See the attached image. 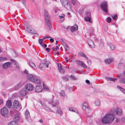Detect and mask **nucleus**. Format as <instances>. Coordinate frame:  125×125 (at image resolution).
Returning <instances> with one entry per match:
<instances>
[{
    "label": "nucleus",
    "instance_id": "f257e3e1",
    "mask_svg": "<svg viewBox=\"0 0 125 125\" xmlns=\"http://www.w3.org/2000/svg\"><path fill=\"white\" fill-rule=\"evenodd\" d=\"M115 118V116L113 114H107L102 118L101 122L104 124H110L113 122Z\"/></svg>",
    "mask_w": 125,
    "mask_h": 125
},
{
    "label": "nucleus",
    "instance_id": "f03ea898",
    "mask_svg": "<svg viewBox=\"0 0 125 125\" xmlns=\"http://www.w3.org/2000/svg\"><path fill=\"white\" fill-rule=\"evenodd\" d=\"M27 77L28 80L33 83L39 84L41 82V81L40 79L32 74L28 75Z\"/></svg>",
    "mask_w": 125,
    "mask_h": 125
},
{
    "label": "nucleus",
    "instance_id": "7ed1b4c3",
    "mask_svg": "<svg viewBox=\"0 0 125 125\" xmlns=\"http://www.w3.org/2000/svg\"><path fill=\"white\" fill-rule=\"evenodd\" d=\"M82 108L83 110L85 111L87 113H89L91 111V109L88 105L87 103L86 102L83 104Z\"/></svg>",
    "mask_w": 125,
    "mask_h": 125
},
{
    "label": "nucleus",
    "instance_id": "20e7f679",
    "mask_svg": "<svg viewBox=\"0 0 125 125\" xmlns=\"http://www.w3.org/2000/svg\"><path fill=\"white\" fill-rule=\"evenodd\" d=\"M2 115L6 117L8 115V111L5 107L2 108L0 111Z\"/></svg>",
    "mask_w": 125,
    "mask_h": 125
},
{
    "label": "nucleus",
    "instance_id": "39448f33",
    "mask_svg": "<svg viewBox=\"0 0 125 125\" xmlns=\"http://www.w3.org/2000/svg\"><path fill=\"white\" fill-rule=\"evenodd\" d=\"M102 9L104 11L107 13L108 12L107 4L106 2L102 3L100 5Z\"/></svg>",
    "mask_w": 125,
    "mask_h": 125
},
{
    "label": "nucleus",
    "instance_id": "423d86ee",
    "mask_svg": "<svg viewBox=\"0 0 125 125\" xmlns=\"http://www.w3.org/2000/svg\"><path fill=\"white\" fill-rule=\"evenodd\" d=\"M86 16L85 18V21L92 23V21L91 20L89 11H87V12H86Z\"/></svg>",
    "mask_w": 125,
    "mask_h": 125
},
{
    "label": "nucleus",
    "instance_id": "0eeeda50",
    "mask_svg": "<svg viewBox=\"0 0 125 125\" xmlns=\"http://www.w3.org/2000/svg\"><path fill=\"white\" fill-rule=\"evenodd\" d=\"M25 88L28 91H31L33 89V87L31 84L28 83L25 85Z\"/></svg>",
    "mask_w": 125,
    "mask_h": 125
},
{
    "label": "nucleus",
    "instance_id": "6e6552de",
    "mask_svg": "<svg viewBox=\"0 0 125 125\" xmlns=\"http://www.w3.org/2000/svg\"><path fill=\"white\" fill-rule=\"evenodd\" d=\"M26 30L29 33L32 35L36 34L35 31L34 29L31 27L28 26L27 27V29Z\"/></svg>",
    "mask_w": 125,
    "mask_h": 125
},
{
    "label": "nucleus",
    "instance_id": "1a4fd4ad",
    "mask_svg": "<svg viewBox=\"0 0 125 125\" xmlns=\"http://www.w3.org/2000/svg\"><path fill=\"white\" fill-rule=\"evenodd\" d=\"M58 71L62 73H64L65 70L62 68V66L60 63L58 64Z\"/></svg>",
    "mask_w": 125,
    "mask_h": 125
},
{
    "label": "nucleus",
    "instance_id": "9d476101",
    "mask_svg": "<svg viewBox=\"0 0 125 125\" xmlns=\"http://www.w3.org/2000/svg\"><path fill=\"white\" fill-rule=\"evenodd\" d=\"M44 15L46 21H50V17L47 11L45 10H44Z\"/></svg>",
    "mask_w": 125,
    "mask_h": 125
},
{
    "label": "nucleus",
    "instance_id": "9b49d317",
    "mask_svg": "<svg viewBox=\"0 0 125 125\" xmlns=\"http://www.w3.org/2000/svg\"><path fill=\"white\" fill-rule=\"evenodd\" d=\"M27 93V91L25 88H24L20 92V95L22 96H23L26 95Z\"/></svg>",
    "mask_w": 125,
    "mask_h": 125
},
{
    "label": "nucleus",
    "instance_id": "f8f14e48",
    "mask_svg": "<svg viewBox=\"0 0 125 125\" xmlns=\"http://www.w3.org/2000/svg\"><path fill=\"white\" fill-rule=\"evenodd\" d=\"M20 118V115L19 113H16L14 115V120L15 121H18Z\"/></svg>",
    "mask_w": 125,
    "mask_h": 125
},
{
    "label": "nucleus",
    "instance_id": "ddd939ff",
    "mask_svg": "<svg viewBox=\"0 0 125 125\" xmlns=\"http://www.w3.org/2000/svg\"><path fill=\"white\" fill-rule=\"evenodd\" d=\"M11 63L10 62H7L4 64L2 65L3 68L4 69H6L10 67L11 65Z\"/></svg>",
    "mask_w": 125,
    "mask_h": 125
},
{
    "label": "nucleus",
    "instance_id": "4468645a",
    "mask_svg": "<svg viewBox=\"0 0 125 125\" xmlns=\"http://www.w3.org/2000/svg\"><path fill=\"white\" fill-rule=\"evenodd\" d=\"M42 87L40 85H38L36 86L35 88V91L37 92H39L42 90Z\"/></svg>",
    "mask_w": 125,
    "mask_h": 125
},
{
    "label": "nucleus",
    "instance_id": "2eb2a0df",
    "mask_svg": "<svg viewBox=\"0 0 125 125\" xmlns=\"http://www.w3.org/2000/svg\"><path fill=\"white\" fill-rule=\"evenodd\" d=\"M49 64H46L44 63H41L40 65V68L42 70V69L44 68V67H46L47 68L48 67Z\"/></svg>",
    "mask_w": 125,
    "mask_h": 125
},
{
    "label": "nucleus",
    "instance_id": "dca6fc26",
    "mask_svg": "<svg viewBox=\"0 0 125 125\" xmlns=\"http://www.w3.org/2000/svg\"><path fill=\"white\" fill-rule=\"evenodd\" d=\"M26 119L27 121H29V119L30 118V114L29 111L26 110L25 113Z\"/></svg>",
    "mask_w": 125,
    "mask_h": 125
},
{
    "label": "nucleus",
    "instance_id": "f3484780",
    "mask_svg": "<svg viewBox=\"0 0 125 125\" xmlns=\"http://www.w3.org/2000/svg\"><path fill=\"white\" fill-rule=\"evenodd\" d=\"M19 106V104L17 101L15 100L13 103V107L16 109L18 108Z\"/></svg>",
    "mask_w": 125,
    "mask_h": 125
},
{
    "label": "nucleus",
    "instance_id": "a211bd4d",
    "mask_svg": "<svg viewBox=\"0 0 125 125\" xmlns=\"http://www.w3.org/2000/svg\"><path fill=\"white\" fill-rule=\"evenodd\" d=\"M89 46L91 48H94L95 47V45L93 41L91 40H89L88 42Z\"/></svg>",
    "mask_w": 125,
    "mask_h": 125
},
{
    "label": "nucleus",
    "instance_id": "6ab92c4d",
    "mask_svg": "<svg viewBox=\"0 0 125 125\" xmlns=\"http://www.w3.org/2000/svg\"><path fill=\"white\" fill-rule=\"evenodd\" d=\"M6 106V107L8 108H10L11 107L12 104L11 101L10 100H8L7 102Z\"/></svg>",
    "mask_w": 125,
    "mask_h": 125
},
{
    "label": "nucleus",
    "instance_id": "aec40b11",
    "mask_svg": "<svg viewBox=\"0 0 125 125\" xmlns=\"http://www.w3.org/2000/svg\"><path fill=\"white\" fill-rule=\"evenodd\" d=\"M61 1L62 5L64 7L67 4L70 3L67 0H65L64 1H63L62 0H61Z\"/></svg>",
    "mask_w": 125,
    "mask_h": 125
},
{
    "label": "nucleus",
    "instance_id": "412c9836",
    "mask_svg": "<svg viewBox=\"0 0 125 125\" xmlns=\"http://www.w3.org/2000/svg\"><path fill=\"white\" fill-rule=\"evenodd\" d=\"M78 29V26L76 25H75L71 27V31L73 32L77 30Z\"/></svg>",
    "mask_w": 125,
    "mask_h": 125
},
{
    "label": "nucleus",
    "instance_id": "4be33fe9",
    "mask_svg": "<svg viewBox=\"0 0 125 125\" xmlns=\"http://www.w3.org/2000/svg\"><path fill=\"white\" fill-rule=\"evenodd\" d=\"M116 113L118 115L120 116L122 115V110L120 108H118L116 110Z\"/></svg>",
    "mask_w": 125,
    "mask_h": 125
},
{
    "label": "nucleus",
    "instance_id": "5701e85b",
    "mask_svg": "<svg viewBox=\"0 0 125 125\" xmlns=\"http://www.w3.org/2000/svg\"><path fill=\"white\" fill-rule=\"evenodd\" d=\"M29 64L34 69L36 70L37 68L35 64L32 62L30 61L29 62Z\"/></svg>",
    "mask_w": 125,
    "mask_h": 125
},
{
    "label": "nucleus",
    "instance_id": "b1692460",
    "mask_svg": "<svg viewBox=\"0 0 125 125\" xmlns=\"http://www.w3.org/2000/svg\"><path fill=\"white\" fill-rule=\"evenodd\" d=\"M53 11H54L55 14H58L59 12V9L56 7H54L53 10Z\"/></svg>",
    "mask_w": 125,
    "mask_h": 125
},
{
    "label": "nucleus",
    "instance_id": "393cba45",
    "mask_svg": "<svg viewBox=\"0 0 125 125\" xmlns=\"http://www.w3.org/2000/svg\"><path fill=\"white\" fill-rule=\"evenodd\" d=\"M61 43L64 48L65 51H66L68 50V48L67 44L64 42L63 41H62L61 42Z\"/></svg>",
    "mask_w": 125,
    "mask_h": 125
},
{
    "label": "nucleus",
    "instance_id": "a878e982",
    "mask_svg": "<svg viewBox=\"0 0 125 125\" xmlns=\"http://www.w3.org/2000/svg\"><path fill=\"white\" fill-rule=\"evenodd\" d=\"M113 60V58H109L106 59L105 61V62L107 64H109L112 62Z\"/></svg>",
    "mask_w": 125,
    "mask_h": 125
},
{
    "label": "nucleus",
    "instance_id": "bb28decb",
    "mask_svg": "<svg viewBox=\"0 0 125 125\" xmlns=\"http://www.w3.org/2000/svg\"><path fill=\"white\" fill-rule=\"evenodd\" d=\"M46 22L48 26L47 29L49 30H51L52 28L50 25V21H46Z\"/></svg>",
    "mask_w": 125,
    "mask_h": 125
},
{
    "label": "nucleus",
    "instance_id": "cd10ccee",
    "mask_svg": "<svg viewBox=\"0 0 125 125\" xmlns=\"http://www.w3.org/2000/svg\"><path fill=\"white\" fill-rule=\"evenodd\" d=\"M62 111L60 107H58L57 108L56 113L58 114H61L62 113Z\"/></svg>",
    "mask_w": 125,
    "mask_h": 125
},
{
    "label": "nucleus",
    "instance_id": "c85d7f7f",
    "mask_svg": "<svg viewBox=\"0 0 125 125\" xmlns=\"http://www.w3.org/2000/svg\"><path fill=\"white\" fill-rule=\"evenodd\" d=\"M119 68L120 69H122L125 67L124 63L122 62H120L118 65Z\"/></svg>",
    "mask_w": 125,
    "mask_h": 125
},
{
    "label": "nucleus",
    "instance_id": "c756f323",
    "mask_svg": "<svg viewBox=\"0 0 125 125\" xmlns=\"http://www.w3.org/2000/svg\"><path fill=\"white\" fill-rule=\"evenodd\" d=\"M64 7L68 10H70L71 9V6L70 3L67 4Z\"/></svg>",
    "mask_w": 125,
    "mask_h": 125
},
{
    "label": "nucleus",
    "instance_id": "7c9ffc66",
    "mask_svg": "<svg viewBox=\"0 0 125 125\" xmlns=\"http://www.w3.org/2000/svg\"><path fill=\"white\" fill-rule=\"evenodd\" d=\"M79 55L81 56L84 57L87 60H88V58L83 52H82L80 53H79Z\"/></svg>",
    "mask_w": 125,
    "mask_h": 125
},
{
    "label": "nucleus",
    "instance_id": "2f4dec72",
    "mask_svg": "<svg viewBox=\"0 0 125 125\" xmlns=\"http://www.w3.org/2000/svg\"><path fill=\"white\" fill-rule=\"evenodd\" d=\"M69 77L71 80H77V78L74 75H72L69 76Z\"/></svg>",
    "mask_w": 125,
    "mask_h": 125
},
{
    "label": "nucleus",
    "instance_id": "473e14b6",
    "mask_svg": "<svg viewBox=\"0 0 125 125\" xmlns=\"http://www.w3.org/2000/svg\"><path fill=\"white\" fill-rule=\"evenodd\" d=\"M8 125H18L17 123L14 121H12L9 122Z\"/></svg>",
    "mask_w": 125,
    "mask_h": 125
},
{
    "label": "nucleus",
    "instance_id": "72a5a7b5",
    "mask_svg": "<svg viewBox=\"0 0 125 125\" xmlns=\"http://www.w3.org/2000/svg\"><path fill=\"white\" fill-rule=\"evenodd\" d=\"M117 88L120 90L123 93L125 94V90L123 88L119 86H117Z\"/></svg>",
    "mask_w": 125,
    "mask_h": 125
},
{
    "label": "nucleus",
    "instance_id": "f704fd0d",
    "mask_svg": "<svg viewBox=\"0 0 125 125\" xmlns=\"http://www.w3.org/2000/svg\"><path fill=\"white\" fill-rule=\"evenodd\" d=\"M109 45L110 46V48L112 50H114L115 49V46L111 43H109Z\"/></svg>",
    "mask_w": 125,
    "mask_h": 125
},
{
    "label": "nucleus",
    "instance_id": "c9c22d12",
    "mask_svg": "<svg viewBox=\"0 0 125 125\" xmlns=\"http://www.w3.org/2000/svg\"><path fill=\"white\" fill-rule=\"evenodd\" d=\"M43 90L45 91H48V88L47 86L45 84L43 83Z\"/></svg>",
    "mask_w": 125,
    "mask_h": 125
},
{
    "label": "nucleus",
    "instance_id": "e433bc0d",
    "mask_svg": "<svg viewBox=\"0 0 125 125\" xmlns=\"http://www.w3.org/2000/svg\"><path fill=\"white\" fill-rule=\"evenodd\" d=\"M105 78L107 80H111L113 81L114 82L115 80H116V79H112V78L109 77H105Z\"/></svg>",
    "mask_w": 125,
    "mask_h": 125
},
{
    "label": "nucleus",
    "instance_id": "4c0bfd02",
    "mask_svg": "<svg viewBox=\"0 0 125 125\" xmlns=\"http://www.w3.org/2000/svg\"><path fill=\"white\" fill-rule=\"evenodd\" d=\"M64 16H59V18L60 19V22H62L64 20Z\"/></svg>",
    "mask_w": 125,
    "mask_h": 125
},
{
    "label": "nucleus",
    "instance_id": "58836bf2",
    "mask_svg": "<svg viewBox=\"0 0 125 125\" xmlns=\"http://www.w3.org/2000/svg\"><path fill=\"white\" fill-rule=\"evenodd\" d=\"M7 59L6 58L3 57H0V62H2L6 60Z\"/></svg>",
    "mask_w": 125,
    "mask_h": 125
},
{
    "label": "nucleus",
    "instance_id": "ea45409f",
    "mask_svg": "<svg viewBox=\"0 0 125 125\" xmlns=\"http://www.w3.org/2000/svg\"><path fill=\"white\" fill-rule=\"evenodd\" d=\"M23 83H22V82H20L18 84H17V85H16L15 87L16 88L17 86L19 87H21V86H23Z\"/></svg>",
    "mask_w": 125,
    "mask_h": 125
},
{
    "label": "nucleus",
    "instance_id": "a19ab883",
    "mask_svg": "<svg viewBox=\"0 0 125 125\" xmlns=\"http://www.w3.org/2000/svg\"><path fill=\"white\" fill-rule=\"evenodd\" d=\"M95 104L97 106H99L100 105V103L99 100H97L95 101Z\"/></svg>",
    "mask_w": 125,
    "mask_h": 125
},
{
    "label": "nucleus",
    "instance_id": "79ce46f5",
    "mask_svg": "<svg viewBox=\"0 0 125 125\" xmlns=\"http://www.w3.org/2000/svg\"><path fill=\"white\" fill-rule=\"evenodd\" d=\"M112 17L114 20H116L117 19V15L116 14L115 15L113 16H112Z\"/></svg>",
    "mask_w": 125,
    "mask_h": 125
},
{
    "label": "nucleus",
    "instance_id": "37998d69",
    "mask_svg": "<svg viewBox=\"0 0 125 125\" xmlns=\"http://www.w3.org/2000/svg\"><path fill=\"white\" fill-rule=\"evenodd\" d=\"M59 104V102L57 101L55 103H54L52 104V106L55 107H56L57 105H58Z\"/></svg>",
    "mask_w": 125,
    "mask_h": 125
},
{
    "label": "nucleus",
    "instance_id": "c03bdc74",
    "mask_svg": "<svg viewBox=\"0 0 125 125\" xmlns=\"http://www.w3.org/2000/svg\"><path fill=\"white\" fill-rule=\"evenodd\" d=\"M75 62L78 65H81L82 62L80 61H75Z\"/></svg>",
    "mask_w": 125,
    "mask_h": 125
},
{
    "label": "nucleus",
    "instance_id": "a18cd8bd",
    "mask_svg": "<svg viewBox=\"0 0 125 125\" xmlns=\"http://www.w3.org/2000/svg\"><path fill=\"white\" fill-rule=\"evenodd\" d=\"M69 110L70 111L73 112H76V110L75 108L72 107H70L69 108Z\"/></svg>",
    "mask_w": 125,
    "mask_h": 125
},
{
    "label": "nucleus",
    "instance_id": "49530a36",
    "mask_svg": "<svg viewBox=\"0 0 125 125\" xmlns=\"http://www.w3.org/2000/svg\"><path fill=\"white\" fill-rule=\"evenodd\" d=\"M61 95L62 96H64L65 95V92L63 91H61L60 92Z\"/></svg>",
    "mask_w": 125,
    "mask_h": 125
},
{
    "label": "nucleus",
    "instance_id": "de8ad7c7",
    "mask_svg": "<svg viewBox=\"0 0 125 125\" xmlns=\"http://www.w3.org/2000/svg\"><path fill=\"white\" fill-rule=\"evenodd\" d=\"M43 41V39H39V43L41 45H42V42Z\"/></svg>",
    "mask_w": 125,
    "mask_h": 125
},
{
    "label": "nucleus",
    "instance_id": "09e8293b",
    "mask_svg": "<svg viewBox=\"0 0 125 125\" xmlns=\"http://www.w3.org/2000/svg\"><path fill=\"white\" fill-rule=\"evenodd\" d=\"M81 66H82L83 67L85 68H87L86 65L85 64L84 62H83L82 63Z\"/></svg>",
    "mask_w": 125,
    "mask_h": 125
},
{
    "label": "nucleus",
    "instance_id": "8fccbe9b",
    "mask_svg": "<svg viewBox=\"0 0 125 125\" xmlns=\"http://www.w3.org/2000/svg\"><path fill=\"white\" fill-rule=\"evenodd\" d=\"M120 83H125V79L122 78L120 81Z\"/></svg>",
    "mask_w": 125,
    "mask_h": 125
},
{
    "label": "nucleus",
    "instance_id": "3c124183",
    "mask_svg": "<svg viewBox=\"0 0 125 125\" xmlns=\"http://www.w3.org/2000/svg\"><path fill=\"white\" fill-rule=\"evenodd\" d=\"M108 23L110 22L111 21V18L110 17H108L106 19Z\"/></svg>",
    "mask_w": 125,
    "mask_h": 125
},
{
    "label": "nucleus",
    "instance_id": "603ef678",
    "mask_svg": "<svg viewBox=\"0 0 125 125\" xmlns=\"http://www.w3.org/2000/svg\"><path fill=\"white\" fill-rule=\"evenodd\" d=\"M121 121L123 123H125V118L122 117L121 119Z\"/></svg>",
    "mask_w": 125,
    "mask_h": 125
},
{
    "label": "nucleus",
    "instance_id": "864d4df0",
    "mask_svg": "<svg viewBox=\"0 0 125 125\" xmlns=\"http://www.w3.org/2000/svg\"><path fill=\"white\" fill-rule=\"evenodd\" d=\"M87 60V62L89 65H90L91 64V61L90 60V59H88V60Z\"/></svg>",
    "mask_w": 125,
    "mask_h": 125
},
{
    "label": "nucleus",
    "instance_id": "5fc2aeb1",
    "mask_svg": "<svg viewBox=\"0 0 125 125\" xmlns=\"http://www.w3.org/2000/svg\"><path fill=\"white\" fill-rule=\"evenodd\" d=\"M13 52L15 54L14 55H13V56L14 57H17L18 55H17V53H16V52L14 50H13Z\"/></svg>",
    "mask_w": 125,
    "mask_h": 125
},
{
    "label": "nucleus",
    "instance_id": "6e6d98bb",
    "mask_svg": "<svg viewBox=\"0 0 125 125\" xmlns=\"http://www.w3.org/2000/svg\"><path fill=\"white\" fill-rule=\"evenodd\" d=\"M24 73L28 75H29L28 74H29V72L26 70H25V71H24Z\"/></svg>",
    "mask_w": 125,
    "mask_h": 125
},
{
    "label": "nucleus",
    "instance_id": "4d7b16f0",
    "mask_svg": "<svg viewBox=\"0 0 125 125\" xmlns=\"http://www.w3.org/2000/svg\"><path fill=\"white\" fill-rule=\"evenodd\" d=\"M115 121L117 123H118L120 122V119L118 118H116Z\"/></svg>",
    "mask_w": 125,
    "mask_h": 125
},
{
    "label": "nucleus",
    "instance_id": "13d9d810",
    "mask_svg": "<svg viewBox=\"0 0 125 125\" xmlns=\"http://www.w3.org/2000/svg\"><path fill=\"white\" fill-rule=\"evenodd\" d=\"M51 38V37L49 36H46L44 37V38L43 40H44L47 38Z\"/></svg>",
    "mask_w": 125,
    "mask_h": 125
},
{
    "label": "nucleus",
    "instance_id": "bf43d9fd",
    "mask_svg": "<svg viewBox=\"0 0 125 125\" xmlns=\"http://www.w3.org/2000/svg\"><path fill=\"white\" fill-rule=\"evenodd\" d=\"M72 2L73 3V5H75L76 3V0H72Z\"/></svg>",
    "mask_w": 125,
    "mask_h": 125
},
{
    "label": "nucleus",
    "instance_id": "052dcab7",
    "mask_svg": "<svg viewBox=\"0 0 125 125\" xmlns=\"http://www.w3.org/2000/svg\"><path fill=\"white\" fill-rule=\"evenodd\" d=\"M11 61L12 62H14L15 64H16V62L13 59H11Z\"/></svg>",
    "mask_w": 125,
    "mask_h": 125
},
{
    "label": "nucleus",
    "instance_id": "680f3d73",
    "mask_svg": "<svg viewBox=\"0 0 125 125\" xmlns=\"http://www.w3.org/2000/svg\"><path fill=\"white\" fill-rule=\"evenodd\" d=\"M14 113V111L13 110H11L10 111V113L11 115H12Z\"/></svg>",
    "mask_w": 125,
    "mask_h": 125
},
{
    "label": "nucleus",
    "instance_id": "e2e57ef3",
    "mask_svg": "<svg viewBox=\"0 0 125 125\" xmlns=\"http://www.w3.org/2000/svg\"><path fill=\"white\" fill-rule=\"evenodd\" d=\"M63 79L65 81H68V78L66 77H64Z\"/></svg>",
    "mask_w": 125,
    "mask_h": 125
},
{
    "label": "nucleus",
    "instance_id": "0e129e2a",
    "mask_svg": "<svg viewBox=\"0 0 125 125\" xmlns=\"http://www.w3.org/2000/svg\"><path fill=\"white\" fill-rule=\"evenodd\" d=\"M41 46L44 48H46L47 47V45L46 44H44L43 45L42 44V45H41Z\"/></svg>",
    "mask_w": 125,
    "mask_h": 125
},
{
    "label": "nucleus",
    "instance_id": "69168bd1",
    "mask_svg": "<svg viewBox=\"0 0 125 125\" xmlns=\"http://www.w3.org/2000/svg\"><path fill=\"white\" fill-rule=\"evenodd\" d=\"M85 82H86V83H87L89 84H90V81L88 80H85Z\"/></svg>",
    "mask_w": 125,
    "mask_h": 125
},
{
    "label": "nucleus",
    "instance_id": "338daca9",
    "mask_svg": "<svg viewBox=\"0 0 125 125\" xmlns=\"http://www.w3.org/2000/svg\"><path fill=\"white\" fill-rule=\"evenodd\" d=\"M50 41L51 42H53L54 41V40L51 37V38L50 40Z\"/></svg>",
    "mask_w": 125,
    "mask_h": 125
},
{
    "label": "nucleus",
    "instance_id": "774afa93",
    "mask_svg": "<svg viewBox=\"0 0 125 125\" xmlns=\"http://www.w3.org/2000/svg\"><path fill=\"white\" fill-rule=\"evenodd\" d=\"M21 2L23 3V4H24L25 2V0H20Z\"/></svg>",
    "mask_w": 125,
    "mask_h": 125
}]
</instances>
